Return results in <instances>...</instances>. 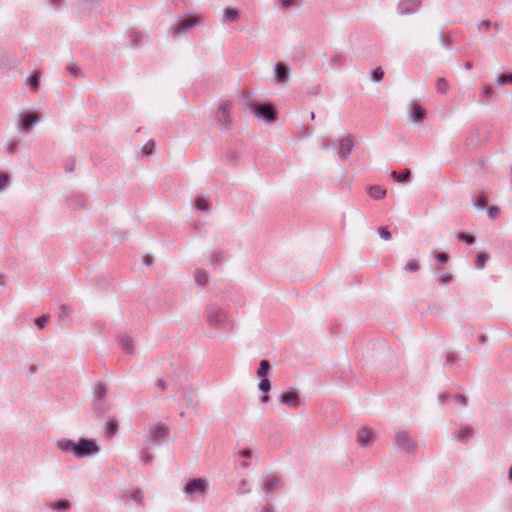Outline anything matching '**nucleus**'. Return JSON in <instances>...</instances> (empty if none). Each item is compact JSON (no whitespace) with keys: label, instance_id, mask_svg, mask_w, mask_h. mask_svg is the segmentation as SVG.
Masks as SVG:
<instances>
[{"label":"nucleus","instance_id":"obj_1","mask_svg":"<svg viewBox=\"0 0 512 512\" xmlns=\"http://www.w3.org/2000/svg\"><path fill=\"white\" fill-rule=\"evenodd\" d=\"M56 448L62 453H71L75 458L94 457L100 453V445L95 439L79 438L77 441L61 438L56 441Z\"/></svg>","mask_w":512,"mask_h":512},{"label":"nucleus","instance_id":"obj_2","mask_svg":"<svg viewBox=\"0 0 512 512\" xmlns=\"http://www.w3.org/2000/svg\"><path fill=\"white\" fill-rule=\"evenodd\" d=\"M205 319L209 326L219 330L231 331L234 326L228 308L216 302L206 306Z\"/></svg>","mask_w":512,"mask_h":512},{"label":"nucleus","instance_id":"obj_3","mask_svg":"<svg viewBox=\"0 0 512 512\" xmlns=\"http://www.w3.org/2000/svg\"><path fill=\"white\" fill-rule=\"evenodd\" d=\"M204 24V18L200 15L186 14L179 17L175 23H173L169 29V34L174 38H180L187 35L193 28L202 26Z\"/></svg>","mask_w":512,"mask_h":512},{"label":"nucleus","instance_id":"obj_4","mask_svg":"<svg viewBox=\"0 0 512 512\" xmlns=\"http://www.w3.org/2000/svg\"><path fill=\"white\" fill-rule=\"evenodd\" d=\"M208 491L209 481L206 478L190 479L182 488L183 496L188 502L206 498Z\"/></svg>","mask_w":512,"mask_h":512},{"label":"nucleus","instance_id":"obj_5","mask_svg":"<svg viewBox=\"0 0 512 512\" xmlns=\"http://www.w3.org/2000/svg\"><path fill=\"white\" fill-rule=\"evenodd\" d=\"M112 409L108 400V389L100 382H96L92 388V410L98 416H103Z\"/></svg>","mask_w":512,"mask_h":512},{"label":"nucleus","instance_id":"obj_6","mask_svg":"<svg viewBox=\"0 0 512 512\" xmlns=\"http://www.w3.org/2000/svg\"><path fill=\"white\" fill-rule=\"evenodd\" d=\"M249 107L256 118L266 124H272L277 119V111L272 104L251 103Z\"/></svg>","mask_w":512,"mask_h":512},{"label":"nucleus","instance_id":"obj_7","mask_svg":"<svg viewBox=\"0 0 512 512\" xmlns=\"http://www.w3.org/2000/svg\"><path fill=\"white\" fill-rule=\"evenodd\" d=\"M40 120L41 118L37 112H21L16 121L17 130L22 134H29Z\"/></svg>","mask_w":512,"mask_h":512},{"label":"nucleus","instance_id":"obj_8","mask_svg":"<svg viewBox=\"0 0 512 512\" xmlns=\"http://www.w3.org/2000/svg\"><path fill=\"white\" fill-rule=\"evenodd\" d=\"M394 446L396 450L408 454L417 450V442L406 432L398 431L395 436Z\"/></svg>","mask_w":512,"mask_h":512},{"label":"nucleus","instance_id":"obj_9","mask_svg":"<svg viewBox=\"0 0 512 512\" xmlns=\"http://www.w3.org/2000/svg\"><path fill=\"white\" fill-rule=\"evenodd\" d=\"M216 120L220 123L221 130H228L232 128V104L230 102H223L218 107L216 111Z\"/></svg>","mask_w":512,"mask_h":512},{"label":"nucleus","instance_id":"obj_10","mask_svg":"<svg viewBox=\"0 0 512 512\" xmlns=\"http://www.w3.org/2000/svg\"><path fill=\"white\" fill-rule=\"evenodd\" d=\"M475 435V429L471 424L460 423L452 433V439L461 444L469 443Z\"/></svg>","mask_w":512,"mask_h":512},{"label":"nucleus","instance_id":"obj_11","mask_svg":"<svg viewBox=\"0 0 512 512\" xmlns=\"http://www.w3.org/2000/svg\"><path fill=\"white\" fill-rule=\"evenodd\" d=\"M261 490L265 498L277 491L282 486L281 478L274 475H264L261 478Z\"/></svg>","mask_w":512,"mask_h":512},{"label":"nucleus","instance_id":"obj_12","mask_svg":"<svg viewBox=\"0 0 512 512\" xmlns=\"http://www.w3.org/2000/svg\"><path fill=\"white\" fill-rule=\"evenodd\" d=\"M356 441L362 448L368 447L375 441V436L372 430L361 427L357 430Z\"/></svg>","mask_w":512,"mask_h":512},{"label":"nucleus","instance_id":"obj_13","mask_svg":"<svg viewBox=\"0 0 512 512\" xmlns=\"http://www.w3.org/2000/svg\"><path fill=\"white\" fill-rule=\"evenodd\" d=\"M420 4V0H400L397 11L401 15L414 14L419 10Z\"/></svg>","mask_w":512,"mask_h":512},{"label":"nucleus","instance_id":"obj_14","mask_svg":"<svg viewBox=\"0 0 512 512\" xmlns=\"http://www.w3.org/2000/svg\"><path fill=\"white\" fill-rule=\"evenodd\" d=\"M338 156L342 160L348 159L353 151V141L350 137L341 138L337 141Z\"/></svg>","mask_w":512,"mask_h":512},{"label":"nucleus","instance_id":"obj_15","mask_svg":"<svg viewBox=\"0 0 512 512\" xmlns=\"http://www.w3.org/2000/svg\"><path fill=\"white\" fill-rule=\"evenodd\" d=\"M125 503H127V500L132 501L137 507L143 508L145 506L144 500H145V492L141 488H135L129 491L124 496Z\"/></svg>","mask_w":512,"mask_h":512},{"label":"nucleus","instance_id":"obj_16","mask_svg":"<svg viewBox=\"0 0 512 512\" xmlns=\"http://www.w3.org/2000/svg\"><path fill=\"white\" fill-rule=\"evenodd\" d=\"M168 427L163 424H152L149 426V438L152 441L163 440L167 437Z\"/></svg>","mask_w":512,"mask_h":512},{"label":"nucleus","instance_id":"obj_17","mask_svg":"<svg viewBox=\"0 0 512 512\" xmlns=\"http://www.w3.org/2000/svg\"><path fill=\"white\" fill-rule=\"evenodd\" d=\"M182 399L185 402V407L189 411H195L198 406L195 391L192 388H186L183 390Z\"/></svg>","mask_w":512,"mask_h":512},{"label":"nucleus","instance_id":"obj_18","mask_svg":"<svg viewBox=\"0 0 512 512\" xmlns=\"http://www.w3.org/2000/svg\"><path fill=\"white\" fill-rule=\"evenodd\" d=\"M274 77L277 84H287L289 75L286 66L280 62L276 63L274 66Z\"/></svg>","mask_w":512,"mask_h":512},{"label":"nucleus","instance_id":"obj_19","mask_svg":"<svg viewBox=\"0 0 512 512\" xmlns=\"http://www.w3.org/2000/svg\"><path fill=\"white\" fill-rule=\"evenodd\" d=\"M280 402L289 407L297 408L300 404L299 395L292 391L284 392L280 395Z\"/></svg>","mask_w":512,"mask_h":512},{"label":"nucleus","instance_id":"obj_20","mask_svg":"<svg viewBox=\"0 0 512 512\" xmlns=\"http://www.w3.org/2000/svg\"><path fill=\"white\" fill-rule=\"evenodd\" d=\"M409 117L413 123L417 124L424 119L425 112L420 105L411 103L409 105Z\"/></svg>","mask_w":512,"mask_h":512},{"label":"nucleus","instance_id":"obj_21","mask_svg":"<svg viewBox=\"0 0 512 512\" xmlns=\"http://www.w3.org/2000/svg\"><path fill=\"white\" fill-rule=\"evenodd\" d=\"M146 39V34L142 31L131 30L129 32V41L131 47H136L144 43Z\"/></svg>","mask_w":512,"mask_h":512},{"label":"nucleus","instance_id":"obj_22","mask_svg":"<svg viewBox=\"0 0 512 512\" xmlns=\"http://www.w3.org/2000/svg\"><path fill=\"white\" fill-rule=\"evenodd\" d=\"M209 275L207 271L203 269H197L194 272V281L197 286L203 287L208 283Z\"/></svg>","mask_w":512,"mask_h":512},{"label":"nucleus","instance_id":"obj_23","mask_svg":"<svg viewBox=\"0 0 512 512\" xmlns=\"http://www.w3.org/2000/svg\"><path fill=\"white\" fill-rule=\"evenodd\" d=\"M49 507L58 512H66L70 509L71 504L68 500H55L49 504Z\"/></svg>","mask_w":512,"mask_h":512},{"label":"nucleus","instance_id":"obj_24","mask_svg":"<svg viewBox=\"0 0 512 512\" xmlns=\"http://www.w3.org/2000/svg\"><path fill=\"white\" fill-rule=\"evenodd\" d=\"M368 193L374 200H381L386 196L387 190L382 186L374 185L369 188Z\"/></svg>","mask_w":512,"mask_h":512},{"label":"nucleus","instance_id":"obj_25","mask_svg":"<svg viewBox=\"0 0 512 512\" xmlns=\"http://www.w3.org/2000/svg\"><path fill=\"white\" fill-rule=\"evenodd\" d=\"M270 363L267 360H261L259 364V368L257 371L258 378L261 379H268V373L270 371Z\"/></svg>","mask_w":512,"mask_h":512},{"label":"nucleus","instance_id":"obj_26","mask_svg":"<svg viewBox=\"0 0 512 512\" xmlns=\"http://www.w3.org/2000/svg\"><path fill=\"white\" fill-rule=\"evenodd\" d=\"M194 208L196 210H199L201 212H204V213H209L210 211V205H209V202L206 198L204 197H198L195 201H194Z\"/></svg>","mask_w":512,"mask_h":512},{"label":"nucleus","instance_id":"obj_27","mask_svg":"<svg viewBox=\"0 0 512 512\" xmlns=\"http://www.w3.org/2000/svg\"><path fill=\"white\" fill-rule=\"evenodd\" d=\"M3 149H4L5 154H7V155H13V154L17 153V151L19 149L17 140H15V139L7 140L4 144Z\"/></svg>","mask_w":512,"mask_h":512},{"label":"nucleus","instance_id":"obj_28","mask_svg":"<svg viewBox=\"0 0 512 512\" xmlns=\"http://www.w3.org/2000/svg\"><path fill=\"white\" fill-rule=\"evenodd\" d=\"M436 92L442 95H446L449 90V83L444 77L438 78L436 82Z\"/></svg>","mask_w":512,"mask_h":512},{"label":"nucleus","instance_id":"obj_29","mask_svg":"<svg viewBox=\"0 0 512 512\" xmlns=\"http://www.w3.org/2000/svg\"><path fill=\"white\" fill-rule=\"evenodd\" d=\"M120 343H121L122 349L127 354H132L134 352V348H135L134 342L130 337H127V336L122 337L120 340Z\"/></svg>","mask_w":512,"mask_h":512},{"label":"nucleus","instance_id":"obj_30","mask_svg":"<svg viewBox=\"0 0 512 512\" xmlns=\"http://www.w3.org/2000/svg\"><path fill=\"white\" fill-rule=\"evenodd\" d=\"M224 18H225V20H227L229 22H234V21L238 20L239 13L234 8L226 7L224 9Z\"/></svg>","mask_w":512,"mask_h":512},{"label":"nucleus","instance_id":"obj_31","mask_svg":"<svg viewBox=\"0 0 512 512\" xmlns=\"http://www.w3.org/2000/svg\"><path fill=\"white\" fill-rule=\"evenodd\" d=\"M10 184V177L6 171H0V193L4 192Z\"/></svg>","mask_w":512,"mask_h":512},{"label":"nucleus","instance_id":"obj_32","mask_svg":"<svg viewBox=\"0 0 512 512\" xmlns=\"http://www.w3.org/2000/svg\"><path fill=\"white\" fill-rule=\"evenodd\" d=\"M453 275L450 272H445L437 275V280L440 285L446 286L453 281Z\"/></svg>","mask_w":512,"mask_h":512},{"label":"nucleus","instance_id":"obj_33","mask_svg":"<svg viewBox=\"0 0 512 512\" xmlns=\"http://www.w3.org/2000/svg\"><path fill=\"white\" fill-rule=\"evenodd\" d=\"M487 197L485 195H479L473 197V206L478 210H483L486 207Z\"/></svg>","mask_w":512,"mask_h":512},{"label":"nucleus","instance_id":"obj_34","mask_svg":"<svg viewBox=\"0 0 512 512\" xmlns=\"http://www.w3.org/2000/svg\"><path fill=\"white\" fill-rule=\"evenodd\" d=\"M237 491L239 494H248L251 492V486L248 482V480L243 479L238 483Z\"/></svg>","mask_w":512,"mask_h":512},{"label":"nucleus","instance_id":"obj_35","mask_svg":"<svg viewBox=\"0 0 512 512\" xmlns=\"http://www.w3.org/2000/svg\"><path fill=\"white\" fill-rule=\"evenodd\" d=\"M105 431L109 436H114L118 431V423L113 421H107L105 423Z\"/></svg>","mask_w":512,"mask_h":512},{"label":"nucleus","instance_id":"obj_36","mask_svg":"<svg viewBox=\"0 0 512 512\" xmlns=\"http://www.w3.org/2000/svg\"><path fill=\"white\" fill-rule=\"evenodd\" d=\"M488 258L489 257H488V255L486 253H478L477 261H476L477 269H479V270L484 269Z\"/></svg>","mask_w":512,"mask_h":512},{"label":"nucleus","instance_id":"obj_37","mask_svg":"<svg viewBox=\"0 0 512 512\" xmlns=\"http://www.w3.org/2000/svg\"><path fill=\"white\" fill-rule=\"evenodd\" d=\"M391 176H392L393 178H395L398 182H404V181H406V180H408V179H409V177H410V171H409V170H405V171H404V172H402V173H397V172L393 171V172L391 173Z\"/></svg>","mask_w":512,"mask_h":512},{"label":"nucleus","instance_id":"obj_38","mask_svg":"<svg viewBox=\"0 0 512 512\" xmlns=\"http://www.w3.org/2000/svg\"><path fill=\"white\" fill-rule=\"evenodd\" d=\"M495 82L497 85H504L506 83H512V73L499 75Z\"/></svg>","mask_w":512,"mask_h":512},{"label":"nucleus","instance_id":"obj_39","mask_svg":"<svg viewBox=\"0 0 512 512\" xmlns=\"http://www.w3.org/2000/svg\"><path fill=\"white\" fill-rule=\"evenodd\" d=\"M383 78H384V71L380 67H377L376 69H374L372 71V73H371L372 81L380 82Z\"/></svg>","mask_w":512,"mask_h":512},{"label":"nucleus","instance_id":"obj_40","mask_svg":"<svg viewBox=\"0 0 512 512\" xmlns=\"http://www.w3.org/2000/svg\"><path fill=\"white\" fill-rule=\"evenodd\" d=\"M39 82H40V74L36 73V72L33 73L29 80V85H30L31 89L36 91L38 89Z\"/></svg>","mask_w":512,"mask_h":512},{"label":"nucleus","instance_id":"obj_41","mask_svg":"<svg viewBox=\"0 0 512 512\" xmlns=\"http://www.w3.org/2000/svg\"><path fill=\"white\" fill-rule=\"evenodd\" d=\"M258 388L261 392L267 393L271 389V382L269 379H261L258 385Z\"/></svg>","mask_w":512,"mask_h":512},{"label":"nucleus","instance_id":"obj_42","mask_svg":"<svg viewBox=\"0 0 512 512\" xmlns=\"http://www.w3.org/2000/svg\"><path fill=\"white\" fill-rule=\"evenodd\" d=\"M487 216L489 219L494 220L498 215V208L493 205H489L485 207Z\"/></svg>","mask_w":512,"mask_h":512},{"label":"nucleus","instance_id":"obj_43","mask_svg":"<svg viewBox=\"0 0 512 512\" xmlns=\"http://www.w3.org/2000/svg\"><path fill=\"white\" fill-rule=\"evenodd\" d=\"M405 270L408 272H417L419 270V264L416 260H409L405 265Z\"/></svg>","mask_w":512,"mask_h":512},{"label":"nucleus","instance_id":"obj_44","mask_svg":"<svg viewBox=\"0 0 512 512\" xmlns=\"http://www.w3.org/2000/svg\"><path fill=\"white\" fill-rule=\"evenodd\" d=\"M458 240L463 241L469 245H472L475 242V238L470 235H466L464 233H459L457 235Z\"/></svg>","mask_w":512,"mask_h":512},{"label":"nucleus","instance_id":"obj_45","mask_svg":"<svg viewBox=\"0 0 512 512\" xmlns=\"http://www.w3.org/2000/svg\"><path fill=\"white\" fill-rule=\"evenodd\" d=\"M67 71H68L72 76H74V77H76V78H77V77H79V76H81V74H82V73H81L80 68H79L77 65H75V64H71V65H69V66L67 67Z\"/></svg>","mask_w":512,"mask_h":512},{"label":"nucleus","instance_id":"obj_46","mask_svg":"<svg viewBox=\"0 0 512 512\" xmlns=\"http://www.w3.org/2000/svg\"><path fill=\"white\" fill-rule=\"evenodd\" d=\"M47 321H48V317L47 316H41V317H39V318H37L35 320V325L39 329H44L46 324H47Z\"/></svg>","mask_w":512,"mask_h":512},{"label":"nucleus","instance_id":"obj_47","mask_svg":"<svg viewBox=\"0 0 512 512\" xmlns=\"http://www.w3.org/2000/svg\"><path fill=\"white\" fill-rule=\"evenodd\" d=\"M379 235L385 241H389L391 239V233L388 231L386 227H381L379 229Z\"/></svg>","mask_w":512,"mask_h":512},{"label":"nucleus","instance_id":"obj_48","mask_svg":"<svg viewBox=\"0 0 512 512\" xmlns=\"http://www.w3.org/2000/svg\"><path fill=\"white\" fill-rule=\"evenodd\" d=\"M493 93V88L491 87V85L489 84H483L482 85V94L485 96V97H490Z\"/></svg>","mask_w":512,"mask_h":512},{"label":"nucleus","instance_id":"obj_49","mask_svg":"<svg viewBox=\"0 0 512 512\" xmlns=\"http://www.w3.org/2000/svg\"><path fill=\"white\" fill-rule=\"evenodd\" d=\"M452 399L459 403L461 406L467 405V398L464 395H454Z\"/></svg>","mask_w":512,"mask_h":512},{"label":"nucleus","instance_id":"obj_50","mask_svg":"<svg viewBox=\"0 0 512 512\" xmlns=\"http://www.w3.org/2000/svg\"><path fill=\"white\" fill-rule=\"evenodd\" d=\"M449 259V256L448 254L442 252V253H439L437 256H436V261L440 264H445Z\"/></svg>","mask_w":512,"mask_h":512},{"label":"nucleus","instance_id":"obj_51","mask_svg":"<svg viewBox=\"0 0 512 512\" xmlns=\"http://www.w3.org/2000/svg\"><path fill=\"white\" fill-rule=\"evenodd\" d=\"M281 5L283 8L296 7L297 0H281Z\"/></svg>","mask_w":512,"mask_h":512},{"label":"nucleus","instance_id":"obj_52","mask_svg":"<svg viewBox=\"0 0 512 512\" xmlns=\"http://www.w3.org/2000/svg\"><path fill=\"white\" fill-rule=\"evenodd\" d=\"M491 25L492 24L489 21H482V22L479 23L478 28H479L480 31L484 32V31L489 30Z\"/></svg>","mask_w":512,"mask_h":512},{"label":"nucleus","instance_id":"obj_53","mask_svg":"<svg viewBox=\"0 0 512 512\" xmlns=\"http://www.w3.org/2000/svg\"><path fill=\"white\" fill-rule=\"evenodd\" d=\"M156 387L159 388L160 390L164 391L167 389L168 387V384L165 380L163 379H158L155 383Z\"/></svg>","mask_w":512,"mask_h":512},{"label":"nucleus","instance_id":"obj_54","mask_svg":"<svg viewBox=\"0 0 512 512\" xmlns=\"http://www.w3.org/2000/svg\"><path fill=\"white\" fill-rule=\"evenodd\" d=\"M274 506L273 505H264L256 510V512H274Z\"/></svg>","mask_w":512,"mask_h":512},{"label":"nucleus","instance_id":"obj_55","mask_svg":"<svg viewBox=\"0 0 512 512\" xmlns=\"http://www.w3.org/2000/svg\"><path fill=\"white\" fill-rule=\"evenodd\" d=\"M239 455L247 459L252 456V452L250 449H242L239 451Z\"/></svg>","mask_w":512,"mask_h":512},{"label":"nucleus","instance_id":"obj_56","mask_svg":"<svg viewBox=\"0 0 512 512\" xmlns=\"http://www.w3.org/2000/svg\"><path fill=\"white\" fill-rule=\"evenodd\" d=\"M70 311H71V309H70V307H69V306H67V305H62V306L60 307V313H61V315H63V316H68V315H69V313H70Z\"/></svg>","mask_w":512,"mask_h":512},{"label":"nucleus","instance_id":"obj_57","mask_svg":"<svg viewBox=\"0 0 512 512\" xmlns=\"http://www.w3.org/2000/svg\"><path fill=\"white\" fill-rule=\"evenodd\" d=\"M151 458L152 456L149 454V453H145L142 455L141 457V461L144 463V464H149L150 461H151Z\"/></svg>","mask_w":512,"mask_h":512},{"label":"nucleus","instance_id":"obj_58","mask_svg":"<svg viewBox=\"0 0 512 512\" xmlns=\"http://www.w3.org/2000/svg\"><path fill=\"white\" fill-rule=\"evenodd\" d=\"M334 64H341L343 61V57L341 55H335L333 56L331 60Z\"/></svg>","mask_w":512,"mask_h":512},{"label":"nucleus","instance_id":"obj_59","mask_svg":"<svg viewBox=\"0 0 512 512\" xmlns=\"http://www.w3.org/2000/svg\"><path fill=\"white\" fill-rule=\"evenodd\" d=\"M464 67H465L466 70H471L472 67H473V63L472 62H467V63H465Z\"/></svg>","mask_w":512,"mask_h":512},{"label":"nucleus","instance_id":"obj_60","mask_svg":"<svg viewBox=\"0 0 512 512\" xmlns=\"http://www.w3.org/2000/svg\"><path fill=\"white\" fill-rule=\"evenodd\" d=\"M268 400H269V397H268V396H263V397H261V398H260V402H261V403H267V402H268Z\"/></svg>","mask_w":512,"mask_h":512},{"label":"nucleus","instance_id":"obj_61","mask_svg":"<svg viewBox=\"0 0 512 512\" xmlns=\"http://www.w3.org/2000/svg\"><path fill=\"white\" fill-rule=\"evenodd\" d=\"M446 398H447V395H445V394H442V395H440V396H439V400H440L441 402H444V400H445Z\"/></svg>","mask_w":512,"mask_h":512},{"label":"nucleus","instance_id":"obj_62","mask_svg":"<svg viewBox=\"0 0 512 512\" xmlns=\"http://www.w3.org/2000/svg\"><path fill=\"white\" fill-rule=\"evenodd\" d=\"M241 467L242 468H248L249 467V463L247 461H244L243 463H241Z\"/></svg>","mask_w":512,"mask_h":512},{"label":"nucleus","instance_id":"obj_63","mask_svg":"<svg viewBox=\"0 0 512 512\" xmlns=\"http://www.w3.org/2000/svg\"><path fill=\"white\" fill-rule=\"evenodd\" d=\"M510 482H512V466L509 468V476H508Z\"/></svg>","mask_w":512,"mask_h":512},{"label":"nucleus","instance_id":"obj_64","mask_svg":"<svg viewBox=\"0 0 512 512\" xmlns=\"http://www.w3.org/2000/svg\"><path fill=\"white\" fill-rule=\"evenodd\" d=\"M143 260H144V263H145L146 265H148V266H149V265L151 264V261H150V260H148V258H147L146 256L143 258Z\"/></svg>","mask_w":512,"mask_h":512}]
</instances>
